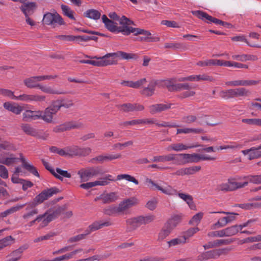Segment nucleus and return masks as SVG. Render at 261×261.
<instances>
[{"instance_id":"nucleus-1","label":"nucleus","mask_w":261,"mask_h":261,"mask_svg":"<svg viewBox=\"0 0 261 261\" xmlns=\"http://www.w3.org/2000/svg\"><path fill=\"white\" fill-rule=\"evenodd\" d=\"M117 58L125 60L137 59L138 56L135 54L118 51L116 53H108L102 57H98L97 59L99 61L82 60H80L79 62L80 63L91 64L95 66L103 67L117 64V61L115 60Z\"/></svg>"},{"instance_id":"nucleus-2","label":"nucleus","mask_w":261,"mask_h":261,"mask_svg":"<svg viewBox=\"0 0 261 261\" xmlns=\"http://www.w3.org/2000/svg\"><path fill=\"white\" fill-rule=\"evenodd\" d=\"M40 76H34L29 78H27L23 80V83L28 88H38L44 93L50 94H66L67 92L63 90H55L52 89L50 86H46L38 83L41 81L40 79Z\"/></svg>"},{"instance_id":"nucleus-3","label":"nucleus","mask_w":261,"mask_h":261,"mask_svg":"<svg viewBox=\"0 0 261 261\" xmlns=\"http://www.w3.org/2000/svg\"><path fill=\"white\" fill-rule=\"evenodd\" d=\"M232 248L227 247L218 248L202 252L196 257V261H206L211 259H217L221 256H226L232 250Z\"/></svg>"},{"instance_id":"nucleus-4","label":"nucleus","mask_w":261,"mask_h":261,"mask_svg":"<svg viewBox=\"0 0 261 261\" xmlns=\"http://www.w3.org/2000/svg\"><path fill=\"white\" fill-rule=\"evenodd\" d=\"M156 120L154 119H134L130 121H126L119 123V125L128 127L129 126L135 125L138 124H155L156 125L161 127H177L179 126L175 123H170L167 122H164L162 123L156 122Z\"/></svg>"},{"instance_id":"nucleus-5","label":"nucleus","mask_w":261,"mask_h":261,"mask_svg":"<svg viewBox=\"0 0 261 261\" xmlns=\"http://www.w3.org/2000/svg\"><path fill=\"white\" fill-rule=\"evenodd\" d=\"M105 173V171L101 167L93 166L81 169L78 171L77 174L80 177L81 181L85 182L93 177L101 175Z\"/></svg>"},{"instance_id":"nucleus-6","label":"nucleus","mask_w":261,"mask_h":261,"mask_svg":"<svg viewBox=\"0 0 261 261\" xmlns=\"http://www.w3.org/2000/svg\"><path fill=\"white\" fill-rule=\"evenodd\" d=\"M20 158L19 159L18 158L14 157L13 154H11L9 157L0 160V163L9 166L17 162L19 160H20L22 162L23 167L34 175L39 177V174L36 168L33 165L28 164L25 161V159L21 154H20Z\"/></svg>"},{"instance_id":"nucleus-7","label":"nucleus","mask_w":261,"mask_h":261,"mask_svg":"<svg viewBox=\"0 0 261 261\" xmlns=\"http://www.w3.org/2000/svg\"><path fill=\"white\" fill-rule=\"evenodd\" d=\"M125 32V35H128L131 33H134L135 35L138 34L144 35V37H139L138 38V40L141 41L155 42L160 41V38L158 36L154 35H151L150 32L143 29L129 27L128 30H126Z\"/></svg>"},{"instance_id":"nucleus-8","label":"nucleus","mask_w":261,"mask_h":261,"mask_svg":"<svg viewBox=\"0 0 261 261\" xmlns=\"http://www.w3.org/2000/svg\"><path fill=\"white\" fill-rule=\"evenodd\" d=\"M220 96L224 99H229L233 97H247L251 94V92L245 88H238L222 90L220 92Z\"/></svg>"},{"instance_id":"nucleus-9","label":"nucleus","mask_w":261,"mask_h":261,"mask_svg":"<svg viewBox=\"0 0 261 261\" xmlns=\"http://www.w3.org/2000/svg\"><path fill=\"white\" fill-rule=\"evenodd\" d=\"M43 22L46 25H51L54 28L58 25L65 24L62 17L56 11L54 13L47 12L45 13L43 16Z\"/></svg>"},{"instance_id":"nucleus-10","label":"nucleus","mask_w":261,"mask_h":261,"mask_svg":"<svg viewBox=\"0 0 261 261\" xmlns=\"http://www.w3.org/2000/svg\"><path fill=\"white\" fill-rule=\"evenodd\" d=\"M60 192V190L57 187H52L47 190H43L39 194L37 195L32 201L33 203H36V205L42 203L44 200H47L54 194H56Z\"/></svg>"},{"instance_id":"nucleus-11","label":"nucleus","mask_w":261,"mask_h":261,"mask_svg":"<svg viewBox=\"0 0 261 261\" xmlns=\"http://www.w3.org/2000/svg\"><path fill=\"white\" fill-rule=\"evenodd\" d=\"M67 206L66 205L55 207L52 210H49V214H48L46 218L42 220L43 226H46L48 224L53 220L58 218L63 212L66 211Z\"/></svg>"},{"instance_id":"nucleus-12","label":"nucleus","mask_w":261,"mask_h":261,"mask_svg":"<svg viewBox=\"0 0 261 261\" xmlns=\"http://www.w3.org/2000/svg\"><path fill=\"white\" fill-rule=\"evenodd\" d=\"M116 107L119 111L124 113L143 111L145 109L143 105L139 103H125L122 105H117Z\"/></svg>"},{"instance_id":"nucleus-13","label":"nucleus","mask_w":261,"mask_h":261,"mask_svg":"<svg viewBox=\"0 0 261 261\" xmlns=\"http://www.w3.org/2000/svg\"><path fill=\"white\" fill-rule=\"evenodd\" d=\"M67 151L69 152V156H86L91 152V149L89 147H80L78 146H71L67 147Z\"/></svg>"},{"instance_id":"nucleus-14","label":"nucleus","mask_w":261,"mask_h":261,"mask_svg":"<svg viewBox=\"0 0 261 261\" xmlns=\"http://www.w3.org/2000/svg\"><path fill=\"white\" fill-rule=\"evenodd\" d=\"M138 203V200L134 197L123 200L117 206L119 214L125 213L129 208L136 205Z\"/></svg>"},{"instance_id":"nucleus-15","label":"nucleus","mask_w":261,"mask_h":261,"mask_svg":"<svg viewBox=\"0 0 261 261\" xmlns=\"http://www.w3.org/2000/svg\"><path fill=\"white\" fill-rule=\"evenodd\" d=\"M192 13L196 16L197 18L206 21V20L209 21L211 22L214 23L216 24L222 25L223 21L221 20L218 19L216 18L213 17L211 15H209L206 12L198 10V11H192Z\"/></svg>"},{"instance_id":"nucleus-16","label":"nucleus","mask_w":261,"mask_h":261,"mask_svg":"<svg viewBox=\"0 0 261 261\" xmlns=\"http://www.w3.org/2000/svg\"><path fill=\"white\" fill-rule=\"evenodd\" d=\"M25 205H27L25 208L26 213L22 215V217L27 222L35 215H37L39 211L36 207V203L30 202L28 204H25Z\"/></svg>"},{"instance_id":"nucleus-17","label":"nucleus","mask_w":261,"mask_h":261,"mask_svg":"<svg viewBox=\"0 0 261 261\" xmlns=\"http://www.w3.org/2000/svg\"><path fill=\"white\" fill-rule=\"evenodd\" d=\"M109 22H107L105 25V27L110 31L112 32H121L123 35H125V31L126 30H128L129 27L127 26H121L118 27L117 23L114 22L111 20L109 21Z\"/></svg>"},{"instance_id":"nucleus-18","label":"nucleus","mask_w":261,"mask_h":261,"mask_svg":"<svg viewBox=\"0 0 261 261\" xmlns=\"http://www.w3.org/2000/svg\"><path fill=\"white\" fill-rule=\"evenodd\" d=\"M40 112L41 113L39 114L40 119H42L47 123H54V116L56 114L48 107L44 111H40Z\"/></svg>"},{"instance_id":"nucleus-19","label":"nucleus","mask_w":261,"mask_h":261,"mask_svg":"<svg viewBox=\"0 0 261 261\" xmlns=\"http://www.w3.org/2000/svg\"><path fill=\"white\" fill-rule=\"evenodd\" d=\"M175 161L178 164H181L179 159L177 158V154H168L165 155L155 156L153 158L152 161L154 162H165Z\"/></svg>"},{"instance_id":"nucleus-20","label":"nucleus","mask_w":261,"mask_h":261,"mask_svg":"<svg viewBox=\"0 0 261 261\" xmlns=\"http://www.w3.org/2000/svg\"><path fill=\"white\" fill-rule=\"evenodd\" d=\"M158 84V81L157 80H151L149 81L148 86L140 91V93L147 97L152 96L154 93L155 88Z\"/></svg>"},{"instance_id":"nucleus-21","label":"nucleus","mask_w":261,"mask_h":261,"mask_svg":"<svg viewBox=\"0 0 261 261\" xmlns=\"http://www.w3.org/2000/svg\"><path fill=\"white\" fill-rule=\"evenodd\" d=\"M40 113V110H26L22 114V120L25 122H31L34 120L40 119L39 114Z\"/></svg>"},{"instance_id":"nucleus-22","label":"nucleus","mask_w":261,"mask_h":261,"mask_svg":"<svg viewBox=\"0 0 261 261\" xmlns=\"http://www.w3.org/2000/svg\"><path fill=\"white\" fill-rule=\"evenodd\" d=\"M171 103H157L149 107V112L151 114H155L166 111L171 108Z\"/></svg>"},{"instance_id":"nucleus-23","label":"nucleus","mask_w":261,"mask_h":261,"mask_svg":"<svg viewBox=\"0 0 261 261\" xmlns=\"http://www.w3.org/2000/svg\"><path fill=\"white\" fill-rule=\"evenodd\" d=\"M177 158L179 159V162L181 160H185L184 163H198L199 158L197 153H180L177 154Z\"/></svg>"},{"instance_id":"nucleus-24","label":"nucleus","mask_w":261,"mask_h":261,"mask_svg":"<svg viewBox=\"0 0 261 261\" xmlns=\"http://www.w3.org/2000/svg\"><path fill=\"white\" fill-rule=\"evenodd\" d=\"M231 242V241L228 239L217 240L214 241L208 242L207 243L203 245V247L205 250H207L211 248L219 247L222 245H228Z\"/></svg>"},{"instance_id":"nucleus-25","label":"nucleus","mask_w":261,"mask_h":261,"mask_svg":"<svg viewBox=\"0 0 261 261\" xmlns=\"http://www.w3.org/2000/svg\"><path fill=\"white\" fill-rule=\"evenodd\" d=\"M147 82L146 78L141 79L136 82L132 81H122L120 84L128 87L138 89Z\"/></svg>"},{"instance_id":"nucleus-26","label":"nucleus","mask_w":261,"mask_h":261,"mask_svg":"<svg viewBox=\"0 0 261 261\" xmlns=\"http://www.w3.org/2000/svg\"><path fill=\"white\" fill-rule=\"evenodd\" d=\"M24 1V3L22 5L20 9L24 15H29L31 13H33L34 10L36 8V4L35 2H29L25 3Z\"/></svg>"},{"instance_id":"nucleus-27","label":"nucleus","mask_w":261,"mask_h":261,"mask_svg":"<svg viewBox=\"0 0 261 261\" xmlns=\"http://www.w3.org/2000/svg\"><path fill=\"white\" fill-rule=\"evenodd\" d=\"M242 152L244 155L248 154L250 160L261 157V151L259 150L257 147H253L249 149L243 150Z\"/></svg>"},{"instance_id":"nucleus-28","label":"nucleus","mask_w":261,"mask_h":261,"mask_svg":"<svg viewBox=\"0 0 261 261\" xmlns=\"http://www.w3.org/2000/svg\"><path fill=\"white\" fill-rule=\"evenodd\" d=\"M119 198L118 195L116 192H110L109 193L102 194L101 197L103 203H110L115 202Z\"/></svg>"},{"instance_id":"nucleus-29","label":"nucleus","mask_w":261,"mask_h":261,"mask_svg":"<svg viewBox=\"0 0 261 261\" xmlns=\"http://www.w3.org/2000/svg\"><path fill=\"white\" fill-rule=\"evenodd\" d=\"M4 107L6 110L12 113L18 115L22 111L23 108L21 106L16 103L12 104L10 102H6L4 103Z\"/></svg>"},{"instance_id":"nucleus-30","label":"nucleus","mask_w":261,"mask_h":261,"mask_svg":"<svg viewBox=\"0 0 261 261\" xmlns=\"http://www.w3.org/2000/svg\"><path fill=\"white\" fill-rule=\"evenodd\" d=\"M200 146V145L198 144L192 146H186L182 143H176L172 144L169 146L167 148V150L168 151H171V150H173L176 151H180L181 150H186L189 148L197 147Z\"/></svg>"},{"instance_id":"nucleus-31","label":"nucleus","mask_w":261,"mask_h":261,"mask_svg":"<svg viewBox=\"0 0 261 261\" xmlns=\"http://www.w3.org/2000/svg\"><path fill=\"white\" fill-rule=\"evenodd\" d=\"M66 131L74 129H82L85 127L84 124L81 122L71 121L63 123Z\"/></svg>"},{"instance_id":"nucleus-32","label":"nucleus","mask_w":261,"mask_h":261,"mask_svg":"<svg viewBox=\"0 0 261 261\" xmlns=\"http://www.w3.org/2000/svg\"><path fill=\"white\" fill-rule=\"evenodd\" d=\"M25 204H17L14 206L11 207L6 211L0 213V221H1L4 218L6 217L7 216L12 214L20 210L22 208Z\"/></svg>"},{"instance_id":"nucleus-33","label":"nucleus","mask_w":261,"mask_h":261,"mask_svg":"<svg viewBox=\"0 0 261 261\" xmlns=\"http://www.w3.org/2000/svg\"><path fill=\"white\" fill-rule=\"evenodd\" d=\"M172 229L166 223L164 224L163 228L160 230L158 234V241H163L171 232Z\"/></svg>"},{"instance_id":"nucleus-34","label":"nucleus","mask_w":261,"mask_h":261,"mask_svg":"<svg viewBox=\"0 0 261 261\" xmlns=\"http://www.w3.org/2000/svg\"><path fill=\"white\" fill-rule=\"evenodd\" d=\"M22 130L27 135L35 137L38 136L37 130L29 124H21L20 125Z\"/></svg>"},{"instance_id":"nucleus-35","label":"nucleus","mask_w":261,"mask_h":261,"mask_svg":"<svg viewBox=\"0 0 261 261\" xmlns=\"http://www.w3.org/2000/svg\"><path fill=\"white\" fill-rule=\"evenodd\" d=\"M181 216L176 215L172 216L166 223L173 230L181 222Z\"/></svg>"},{"instance_id":"nucleus-36","label":"nucleus","mask_w":261,"mask_h":261,"mask_svg":"<svg viewBox=\"0 0 261 261\" xmlns=\"http://www.w3.org/2000/svg\"><path fill=\"white\" fill-rule=\"evenodd\" d=\"M112 225V223L110 221H106L104 222H100L98 221H95L92 224L89 226V228L93 231L100 229L105 226H109Z\"/></svg>"},{"instance_id":"nucleus-37","label":"nucleus","mask_w":261,"mask_h":261,"mask_svg":"<svg viewBox=\"0 0 261 261\" xmlns=\"http://www.w3.org/2000/svg\"><path fill=\"white\" fill-rule=\"evenodd\" d=\"M211 213H223L225 214H230L231 216L228 217H225L221 219V221L223 222L224 224L223 225L226 226L228 223L231 222L233 220L236 219V217L234 215H238V214L233 213H229L225 212L224 211L221 212H211Z\"/></svg>"},{"instance_id":"nucleus-38","label":"nucleus","mask_w":261,"mask_h":261,"mask_svg":"<svg viewBox=\"0 0 261 261\" xmlns=\"http://www.w3.org/2000/svg\"><path fill=\"white\" fill-rule=\"evenodd\" d=\"M126 224L129 227V230H135L141 225L138 217L127 219L126 220Z\"/></svg>"},{"instance_id":"nucleus-39","label":"nucleus","mask_w":261,"mask_h":261,"mask_svg":"<svg viewBox=\"0 0 261 261\" xmlns=\"http://www.w3.org/2000/svg\"><path fill=\"white\" fill-rule=\"evenodd\" d=\"M203 132V130L201 128H178L177 129V134H190V133H195V134H201Z\"/></svg>"},{"instance_id":"nucleus-40","label":"nucleus","mask_w":261,"mask_h":261,"mask_svg":"<svg viewBox=\"0 0 261 261\" xmlns=\"http://www.w3.org/2000/svg\"><path fill=\"white\" fill-rule=\"evenodd\" d=\"M191 87L188 83H175L173 87H171L169 91H179L183 90H190Z\"/></svg>"},{"instance_id":"nucleus-41","label":"nucleus","mask_w":261,"mask_h":261,"mask_svg":"<svg viewBox=\"0 0 261 261\" xmlns=\"http://www.w3.org/2000/svg\"><path fill=\"white\" fill-rule=\"evenodd\" d=\"M84 15L86 17L95 20L98 19L101 16L100 13L95 9L88 10L84 13Z\"/></svg>"},{"instance_id":"nucleus-42","label":"nucleus","mask_w":261,"mask_h":261,"mask_svg":"<svg viewBox=\"0 0 261 261\" xmlns=\"http://www.w3.org/2000/svg\"><path fill=\"white\" fill-rule=\"evenodd\" d=\"M83 251V249L81 248H79L77 249H75V250L73 251L72 252H70V253L66 254L65 255H63L62 256L57 257L55 258L54 259L51 260V261H62L64 259H69L71 258L73 255L76 254V253L81 252Z\"/></svg>"},{"instance_id":"nucleus-43","label":"nucleus","mask_w":261,"mask_h":261,"mask_svg":"<svg viewBox=\"0 0 261 261\" xmlns=\"http://www.w3.org/2000/svg\"><path fill=\"white\" fill-rule=\"evenodd\" d=\"M242 179L254 184H261V174L249 175L244 176Z\"/></svg>"},{"instance_id":"nucleus-44","label":"nucleus","mask_w":261,"mask_h":261,"mask_svg":"<svg viewBox=\"0 0 261 261\" xmlns=\"http://www.w3.org/2000/svg\"><path fill=\"white\" fill-rule=\"evenodd\" d=\"M224 237H230L237 234L239 231V226L237 225H233L223 229Z\"/></svg>"},{"instance_id":"nucleus-45","label":"nucleus","mask_w":261,"mask_h":261,"mask_svg":"<svg viewBox=\"0 0 261 261\" xmlns=\"http://www.w3.org/2000/svg\"><path fill=\"white\" fill-rule=\"evenodd\" d=\"M113 176L110 174L107 175L105 177L100 179V180H96L94 181L95 183V186H106L110 184V181H115Z\"/></svg>"},{"instance_id":"nucleus-46","label":"nucleus","mask_w":261,"mask_h":261,"mask_svg":"<svg viewBox=\"0 0 261 261\" xmlns=\"http://www.w3.org/2000/svg\"><path fill=\"white\" fill-rule=\"evenodd\" d=\"M186 243V238L185 237H179L167 242L168 247H171L178 245L184 244Z\"/></svg>"},{"instance_id":"nucleus-47","label":"nucleus","mask_w":261,"mask_h":261,"mask_svg":"<svg viewBox=\"0 0 261 261\" xmlns=\"http://www.w3.org/2000/svg\"><path fill=\"white\" fill-rule=\"evenodd\" d=\"M51 111H53L55 114L60 110L62 108L61 100L60 99L52 100L50 105L48 107Z\"/></svg>"},{"instance_id":"nucleus-48","label":"nucleus","mask_w":261,"mask_h":261,"mask_svg":"<svg viewBox=\"0 0 261 261\" xmlns=\"http://www.w3.org/2000/svg\"><path fill=\"white\" fill-rule=\"evenodd\" d=\"M140 225H146L153 222L155 219V216L153 215L139 216Z\"/></svg>"},{"instance_id":"nucleus-49","label":"nucleus","mask_w":261,"mask_h":261,"mask_svg":"<svg viewBox=\"0 0 261 261\" xmlns=\"http://www.w3.org/2000/svg\"><path fill=\"white\" fill-rule=\"evenodd\" d=\"M28 246L27 245H24L22 247H20L18 249L13 251L11 253V256H13L11 259H16V261L19 260L21 257V253L28 248Z\"/></svg>"},{"instance_id":"nucleus-50","label":"nucleus","mask_w":261,"mask_h":261,"mask_svg":"<svg viewBox=\"0 0 261 261\" xmlns=\"http://www.w3.org/2000/svg\"><path fill=\"white\" fill-rule=\"evenodd\" d=\"M41 162L46 169L49 171L56 178L59 179L60 180L63 181V177H61L60 175L56 173L54 169H53L50 167L48 162H46L45 160L43 159L41 160Z\"/></svg>"},{"instance_id":"nucleus-51","label":"nucleus","mask_w":261,"mask_h":261,"mask_svg":"<svg viewBox=\"0 0 261 261\" xmlns=\"http://www.w3.org/2000/svg\"><path fill=\"white\" fill-rule=\"evenodd\" d=\"M61 8L64 15L67 16L71 19L75 20V18L73 16L74 12L68 6L62 5L61 6Z\"/></svg>"},{"instance_id":"nucleus-52","label":"nucleus","mask_w":261,"mask_h":261,"mask_svg":"<svg viewBox=\"0 0 261 261\" xmlns=\"http://www.w3.org/2000/svg\"><path fill=\"white\" fill-rule=\"evenodd\" d=\"M164 47L173 49L186 48L185 45L181 43H166Z\"/></svg>"},{"instance_id":"nucleus-53","label":"nucleus","mask_w":261,"mask_h":261,"mask_svg":"<svg viewBox=\"0 0 261 261\" xmlns=\"http://www.w3.org/2000/svg\"><path fill=\"white\" fill-rule=\"evenodd\" d=\"M125 179L128 181H130L135 184V185H138L139 181L134 176H132L129 174H119L117 177V180H121Z\"/></svg>"},{"instance_id":"nucleus-54","label":"nucleus","mask_w":261,"mask_h":261,"mask_svg":"<svg viewBox=\"0 0 261 261\" xmlns=\"http://www.w3.org/2000/svg\"><path fill=\"white\" fill-rule=\"evenodd\" d=\"M231 40L233 41H240V42H245L249 46L253 47H257V48H261V46L258 44H250L247 40L243 36H239L233 37L231 38Z\"/></svg>"},{"instance_id":"nucleus-55","label":"nucleus","mask_w":261,"mask_h":261,"mask_svg":"<svg viewBox=\"0 0 261 261\" xmlns=\"http://www.w3.org/2000/svg\"><path fill=\"white\" fill-rule=\"evenodd\" d=\"M21 171V168L19 167H17L15 168V171L14 172L13 174L11 177L12 181L14 184H17L19 182H21L23 180V179H21L19 178V174Z\"/></svg>"},{"instance_id":"nucleus-56","label":"nucleus","mask_w":261,"mask_h":261,"mask_svg":"<svg viewBox=\"0 0 261 261\" xmlns=\"http://www.w3.org/2000/svg\"><path fill=\"white\" fill-rule=\"evenodd\" d=\"M158 190L162 191L163 193L167 195H174L177 192L176 190L173 189L171 186H167L165 188H163L161 186L158 187Z\"/></svg>"},{"instance_id":"nucleus-57","label":"nucleus","mask_w":261,"mask_h":261,"mask_svg":"<svg viewBox=\"0 0 261 261\" xmlns=\"http://www.w3.org/2000/svg\"><path fill=\"white\" fill-rule=\"evenodd\" d=\"M14 239L12 238V236H7L6 238H4L2 240H0V246L2 247V248L11 245L13 243Z\"/></svg>"},{"instance_id":"nucleus-58","label":"nucleus","mask_w":261,"mask_h":261,"mask_svg":"<svg viewBox=\"0 0 261 261\" xmlns=\"http://www.w3.org/2000/svg\"><path fill=\"white\" fill-rule=\"evenodd\" d=\"M103 213L107 215L112 216L115 214H119L117 206H110L103 209Z\"/></svg>"},{"instance_id":"nucleus-59","label":"nucleus","mask_w":261,"mask_h":261,"mask_svg":"<svg viewBox=\"0 0 261 261\" xmlns=\"http://www.w3.org/2000/svg\"><path fill=\"white\" fill-rule=\"evenodd\" d=\"M203 216V213L202 212H199L196 215H195L191 220L189 221V224H198L200 222L201 219L202 218Z\"/></svg>"},{"instance_id":"nucleus-60","label":"nucleus","mask_w":261,"mask_h":261,"mask_svg":"<svg viewBox=\"0 0 261 261\" xmlns=\"http://www.w3.org/2000/svg\"><path fill=\"white\" fill-rule=\"evenodd\" d=\"M197 120V116L194 115H189L182 117V121L188 124L195 122Z\"/></svg>"},{"instance_id":"nucleus-61","label":"nucleus","mask_w":261,"mask_h":261,"mask_svg":"<svg viewBox=\"0 0 261 261\" xmlns=\"http://www.w3.org/2000/svg\"><path fill=\"white\" fill-rule=\"evenodd\" d=\"M56 38L64 41H72L76 39V37L75 36L65 35H58L56 36Z\"/></svg>"},{"instance_id":"nucleus-62","label":"nucleus","mask_w":261,"mask_h":261,"mask_svg":"<svg viewBox=\"0 0 261 261\" xmlns=\"http://www.w3.org/2000/svg\"><path fill=\"white\" fill-rule=\"evenodd\" d=\"M199 229L198 227L190 228L186 231L184 232V235L182 237H185L186 240L189 239L190 237L193 236L195 233L198 232Z\"/></svg>"},{"instance_id":"nucleus-63","label":"nucleus","mask_w":261,"mask_h":261,"mask_svg":"<svg viewBox=\"0 0 261 261\" xmlns=\"http://www.w3.org/2000/svg\"><path fill=\"white\" fill-rule=\"evenodd\" d=\"M13 148L12 145L9 142L3 141L1 139L0 141V151L3 150H10Z\"/></svg>"},{"instance_id":"nucleus-64","label":"nucleus","mask_w":261,"mask_h":261,"mask_svg":"<svg viewBox=\"0 0 261 261\" xmlns=\"http://www.w3.org/2000/svg\"><path fill=\"white\" fill-rule=\"evenodd\" d=\"M46 96L37 94H31L30 101L42 102L45 101Z\"/></svg>"}]
</instances>
